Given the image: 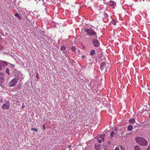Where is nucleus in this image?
<instances>
[{"instance_id":"nucleus-1","label":"nucleus","mask_w":150,"mask_h":150,"mask_svg":"<svg viewBox=\"0 0 150 150\" xmlns=\"http://www.w3.org/2000/svg\"><path fill=\"white\" fill-rule=\"evenodd\" d=\"M137 142L141 146H145L147 145V142L146 139L141 137H137L135 138Z\"/></svg>"},{"instance_id":"nucleus-2","label":"nucleus","mask_w":150,"mask_h":150,"mask_svg":"<svg viewBox=\"0 0 150 150\" xmlns=\"http://www.w3.org/2000/svg\"><path fill=\"white\" fill-rule=\"evenodd\" d=\"M85 31L89 35H94L97 37L96 33L92 29H85Z\"/></svg>"},{"instance_id":"nucleus-3","label":"nucleus","mask_w":150,"mask_h":150,"mask_svg":"<svg viewBox=\"0 0 150 150\" xmlns=\"http://www.w3.org/2000/svg\"><path fill=\"white\" fill-rule=\"evenodd\" d=\"M109 65L110 64L108 63L103 62L100 64V69L102 71L105 70V71H106L107 68L109 67Z\"/></svg>"},{"instance_id":"nucleus-4","label":"nucleus","mask_w":150,"mask_h":150,"mask_svg":"<svg viewBox=\"0 0 150 150\" xmlns=\"http://www.w3.org/2000/svg\"><path fill=\"white\" fill-rule=\"evenodd\" d=\"M18 80V77L15 78L13 79L9 83V86L11 87H12L15 86Z\"/></svg>"},{"instance_id":"nucleus-5","label":"nucleus","mask_w":150,"mask_h":150,"mask_svg":"<svg viewBox=\"0 0 150 150\" xmlns=\"http://www.w3.org/2000/svg\"><path fill=\"white\" fill-rule=\"evenodd\" d=\"M10 105V104L9 102L8 101H7L5 102V104L3 105L2 107V108L5 109H8L9 108Z\"/></svg>"},{"instance_id":"nucleus-6","label":"nucleus","mask_w":150,"mask_h":150,"mask_svg":"<svg viewBox=\"0 0 150 150\" xmlns=\"http://www.w3.org/2000/svg\"><path fill=\"white\" fill-rule=\"evenodd\" d=\"M93 45L96 47H98L99 45V43L98 40L96 39H93Z\"/></svg>"},{"instance_id":"nucleus-7","label":"nucleus","mask_w":150,"mask_h":150,"mask_svg":"<svg viewBox=\"0 0 150 150\" xmlns=\"http://www.w3.org/2000/svg\"><path fill=\"white\" fill-rule=\"evenodd\" d=\"M3 63L6 64V65H7V62L5 61H2V62H0V71L2 69V66L3 65Z\"/></svg>"},{"instance_id":"nucleus-8","label":"nucleus","mask_w":150,"mask_h":150,"mask_svg":"<svg viewBox=\"0 0 150 150\" xmlns=\"http://www.w3.org/2000/svg\"><path fill=\"white\" fill-rule=\"evenodd\" d=\"M135 120L133 118H132L129 120V122L131 124H134L135 123Z\"/></svg>"},{"instance_id":"nucleus-9","label":"nucleus","mask_w":150,"mask_h":150,"mask_svg":"<svg viewBox=\"0 0 150 150\" xmlns=\"http://www.w3.org/2000/svg\"><path fill=\"white\" fill-rule=\"evenodd\" d=\"M95 50H93L91 51L90 52V54L92 56L95 54Z\"/></svg>"},{"instance_id":"nucleus-10","label":"nucleus","mask_w":150,"mask_h":150,"mask_svg":"<svg viewBox=\"0 0 150 150\" xmlns=\"http://www.w3.org/2000/svg\"><path fill=\"white\" fill-rule=\"evenodd\" d=\"M133 127V126L132 125H129L128 126L127 129L129 131H131Z\"/></svg>"},{"instance_id":"nucleus-11","label":"nucleus","mask_w":150,"mask_h":150,"mask_svg":"<svg viewBox=\"0 0 150 150\" xmlns=\"http://www.w3.org/2000/svg\"><path fill=\"white\" fill-rule=\"evenodd\" d=\"M115 2L112 1H110L109 2V5L110 6H112L114 5Z\"/></svg>"},{"instance_id":"nucleus-12","label":"nucleus","mask_w":150,"mask_h":150,"mask_svg":"<svg viewBox=\"0 0 150 150\" xmlns=\"http://www.w3.org/2000/svg\"><path fill=\"white\" fill-rule=\"evenodd\" d=\"M134 149V150H141L139 147L137 145L135 146Z\"/></svg>"},{"instance_id":"nucleus-13","label":"nucleus","mask_w":150,"mask_h":150,"mask_svg":"<svg viewBox=\"0 0 150 150\" xmlns=\"http://www.w3.org/2000/svg\"><path fill=\"white\" fill-rule=\"evenodd\" d=\"M15 16L16 17H18V18L19 19H21V17L20 16L19 14L16 13L15 14Z\"/></svg>"},{"instance_id":"nucleus-14","label":"nucleus","mask_w":150,"mask_h":150,"mask_svg":"<svg viewBox=\"0 0 150 150\" xmlns=\"http://www.w3.org/2000/svg\"><path fill=\"white\" fill-rule=\"evenodd\" d=\"M60 49L62 51L65 50L66 49V47L64 46H63L61 47Z\"/></svg>"},{"instance_id":"nucleus-15","label":"nucleus","mask_w":150,"mask_h":150,"mask_svg":"<svg viewBox=\"0 0 150 150\" xmlns=\"http://www.w3.org/2000/svg\"><path fill=\"white\" fill-rule=\"evenodd\" d=\"M111 23L114 25H116V22L114 20H113L111 22Z\"/></svg>"},{"instance_id":"nucleus-16","label":"nucleus","mask_w":150,"mask_h":150,"mask_svg":"<svg viewBox=\"0 0 150 150\" xmlns=\"http://www.w3.org/2000/svg\"><path fill=\"white\" fill-rule=\"evenodd\" d=\"M6 72L8 74H9V70L8 68H6Z\"/></svg>"},{"instance_id":"nucleus-17","label":"nucleus","mask_w":150,"mask_h":150,"mask_svg":"<svg viewBox=\"0 0 150 150\" xmlns=\"http://www.w3.org/2000/svg\"><path fill=\"white\" fill-rule=\"evenodd\" d=\"M71 50L72 51L74 52L76 50V48L72 46L71 48Z\"/></svg>"},{"instance_id":"nucleus-18","label":"nucleus","mask_w":150,"mask_h":150,"mask_svg":"<svg viewBox=\"0 0 150 150\" xmlns=\"http://www.w3.org/2000/svg\"><path fill=\"white\" fill-rule=\"evenodd\" d=\"M0 79L2 81H3L4 80V76H0Z\"/></svg>"},{"instance_id":"nucleus-19","label":"nucleus","mask_w":150,"mask_h":150,"mask_svg":"<svg viewBox=\"0 0 150 150\" xmlns=\"http://www.w3.org/2000/svg\"><path fill=\"white\" fill-rule=\"evenodd\" d=\"M114 132H113V131L112 132H111V133L110 134V136L111 137H113V135H114Z\"/></svg>"},{"instance_id":"nucleus-20","label":"nucleus","mask_w":150,"mask_h":150,"mask_svg":"<svg viewBox=\"0 0 150 150\" xmlns=\"http://www.w3.org/2000/svg\"><path fill=\"white\" fill-rule=\"evenodd\" d=\"M4 73L0 72V76H4Z\"/></svg>"},{"instance_id":"nucleus-21","label":"nucleus","mask_w":150,"mask_h":150,"mask_svg":"<svg viewBox=\"0 0 150 150\" xmlns=\"http://www.w3.org/2000/svg\"><path fill=\"white\" fill-rule=\"evenodd\" d=\"M31 130H34L35 131H38V130L36 129H35H35L33 128L31 129Z\"/></svg>"},{"instance_id":"nucleus-22","label":"nucleus","mask_w":150,"mask_h":150,"mask_svg":"<svg viewBox=\"0 0 150 150\" xmlns=\"http://www.w3.org/2000/svg\"><path fill=\"white\" fill-rule=\"evenodd\" d=\"M115 150H120V149L118 147H117L115 148Z\"/></svg>"},{"instance_id":"nucleus-23","label":"nucleus","mask_w":150,"mask_h":150,"mask_svg":"<svg viewBox=\"0 0 150 150\" xmlns=\"http://www.w3.org/2000/svg\"><path fill=\"white\" fill-rule=\"evenodd\" d=\"M102 142V141L101 139H99L98 140V143H101Z\"/></svg>"},{"instance_id":"nucleus-24","label":"nucleus","mask_w":150,"mask_h":150,"mask_svg":"<svg viewBox=\"0 0 150 150\" xmlns=\"http://www.w3.org/2000/svg\"><path fill=\"white\" fill-rule=\"evenodd\" d=\"M43 128L44 129H46V127H45V125H43Z\"/></svg>"},{"instance_id":"nucleus-25","label":"nucleus","mask_w":150,"mask_h":150,"mask_svg":"<svg viewBox=\"0 0 150 150\" xmlns=\"http://www.w3.org/2000/svg\"><path fill=\"white\" fill-rule=\"evenodd\" d=\"M146 150H150V145H149V147L146 149Z\"/></svg>"},{"instance_id":"nucleus-26","label":"nucleus","mask_w":150,"mask_h":150,"mask_svg":"<svg viewBox=\"0 0 150 150\" xmlns=\"http://www.w3.org/2000/svg\"><path fill=\"white\" fill-rule=\"evenodd\" d=\"M25 106L24 105V104H23L22 106V108H25Z\"/></svg>"},{"instance_id":"nucleus-27","label":"nucleus","mask_w":150,"mask_h":150,"mask_svg":"<svg viewBox=\"0 0 150 150\" xmlns=\"http://www.w3.org/2000/svg\"><path fill=\"white\" fill-rule=\"evenodd\" d=\"M36 77L37 79H38L39 78V77L38 76H36Z\"/></svg>"},{"instance_id":"nucleus-28","label":"nucleus","mask_w":150,"mask_h":150,"mask_svg":"<svg viewBox=\"0 0 150 150\" xmlns=\"http://www.w3.org/2000/svg\"><path fill=\"white\" fill-rule=\"evenodd\" d=\"M0 102L1 103H2V99H1L0 100Z\"/></svg>"},{"instance_id":"nucleus-29","label":"nucleus","mask_w":150,"mask_h":150,"mask_svg":"<svg viewBox=\"0 0 150 150\" xmlns=\"http://www.w3.org/2000/svg\"><path fill=\"white\" fill-rule=\"evenodd\" d=\"M71 146H70V145H69V148H70V147H71Z\"/></svg>"},{"instance_id":"nucleus-30","label":"nucleus","mask_w":150,"mask_h":150,"mask_svg":"<svg viewBox=\"0 0 150 150\" xmlns=\"http://www.w3.org/2000/svg\"><path fill=\"white\" fill-rule=\"evenodd\" d=\"M149 117H150V115H149Z\"/></svg>"},{"instance_id":"nucleus-31","label":"nucleus","mask_w":150,"mask_h":150,"mask_svg":"<svg viewBox=\"0 0 150 150\" xmlns=\"http://www.w3.org/2000/svg\"><path fill=\"white\" fill-rule=\"evenodd\" d=\"M144 0H143V1H144Z\"/></svg>"}]
</instances>
